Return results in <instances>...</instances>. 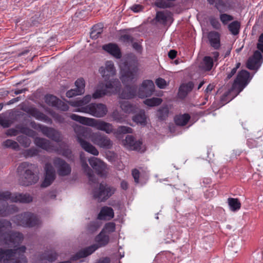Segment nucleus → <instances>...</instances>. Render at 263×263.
<instances>
[{
    "label": "nucleus",
    "mask_w": 263,
    "mask_h": 263,
    "mask_svg": "<svg viewBox=\"0 0 263 263\" xmlns=\"http://www.w3.org/2000/svg\"><path fill=\"white\" fill-rule=\"evenodd\" d=\"M102 32V28H100L98 29L96 26H94L92 28V30L90 33V37L92 39H96L100 35Z\"/></svg>",
    "instance_id": "nucleus-47"
},
{
    "label": "nucleus",
    "mask_w": 263,
    "mask_h": 263,
    "mask_svg": "<svg viewBox=\"0 0 263 263\" xmlns=\"http://www.w3.org/2000/svg\"><path fill=\"white\" fill-rule=\"evenodd\" d=\"M250 77V73L245 70L240 71L234 80L229 92L237 90L239 92L247 86Z\"/></svg>",
    "instance_id": "nucleus-13"
},
{
    "label": "nucleus",
    "mask_w": 263,
    "mask_h": 263,
    "mask_svg": "<svg viewBox=\"0 0 263 263\" xmlns=\"http://www.w3.org/2000/svg\"><path fill=\"white\" fill-rule=\"evenodd\" d=\"M32 199V197L28 194L11 193L9 191L0 192V217H7L18 211L16 205H9L7 201L27 203L31 202Z\"/></svg>",
    "instance_id": "nucleus-4"
},
{
    "label": "nucleus",
    "mask_w": 263,
    "mask_h": 263,
    "mask_svg": "<svg viewBox=\"0 0 263 263\" xmlns=\"http://www.w3.org/2000/svg\"><path fill=\"white\" fill-rule=\"evenodd\" d=\"M210 22L212 26L216 29H219L221 27L220 23L216 18L211 17L210 18Z\"/></svg>",
    "instance_id": "nucleus-53"
},
{
    "label": "nucleus",
    "mask_w": 263,
    "mask_h": 263,
    "mask_svg": "<svg viewBox=\"0 0 263 263\" xmlns=\"http://www.w3.org/2000/svg\"><path fill=\"white\" fill-rule=\"evenodd\" d=\"M70 118L73 120L81 124L93 127L107 134H110L113 132L112 125L103 120L82 117L76 114H72Z\"/></svg>",
    "instance_id": "nucleus-8"
},
{
    "label": "nucleus",
    "mask_w": 263,
    "mask_h": 263,
    "mask_svg": "<svg viewBox=\"0 0 263 263\" xmlns=\"http://www.w3.org/2000/svg\"><path fill=\"white\" fill-rule=\"evenodd\" d=\"M177 55V51L175 50H171L168 53V57L171 59H174Z\"/></svg>",
    "instance_id": "nucleus-61"
},
{
    "label": "nucleus",
    "mask_w": 263,
    "mask_h": 263,
    "mask_svg": "<svg viewBox=\"0 0 263 263\" xmlns=\"http://www.w3.org/2000/svg\"><path fill=\"white\" fill-rule=\"evenodd\" d=\"M17 134L18 130L14 128H10L8 129L6 133V134L10 136H16Z\"/></svg>",
    "instance_id": "nucleus-60"
},
{
    "label": "nucleus",
    "mask_w": 263,
    "mask_h": 263,
    "mask_svg": "<svg viewBox=\"0 0 263 263\" xmlns=\"http://www.w3.org/2000/svg\"><path fill=\"white\" fill-rule=\"evenodd\" d=\"M123 144L131 150L140 151L142 143L140 140H135L133 136L127 135L123 141Z\"/></svg>",
    "instance_id": "nucleus-21"
},
{
    "label": "nucleus",
    "mask_w": 263,
    "mask_h": 263,
    "mask_svg": "<svg viewBox=\"0 0 263 263\" xmlns=\"http://www.w3.org/2000/svg\"><path fill=\"white\" fill-rule=\"evenodd\" d=\"M132 133L133 129L126 126H119L116 130V133L117 134H125Z\"/></svg>",
    "instance_id": "nucleus-46"
},
{
    "label": "nucleus",
    "mask_w": 263,
    "mask_h": 263,
    "mask_svg": "<svg viewBox=\"0 0 263 263\" xmlns=\"http://www.w3.org/2000/svg\"><path fill=\"white\" fill-rule=\"evenodd\" d=\"M13 122L14 120L10 115H8L6 113L0 114V125L4 128L10 127Z\"/></svg>",
    "instance_id": "nucleus-30"
},
{
    "label": "nucleus",
    "mask_w": 263,
    "mask_h": 263,
    "mask_svg": "<svg viewBox=\"0 0 263 263\" xmlns=\"http://www.w3.org/2000/svg\"><path fill=\"white\" fill-rule=\"evenodd\" d=\"M132 175L133 178H134L135 181L136 183L139 182V172L137 169H134L132 171Z\"/></svg>",
    "instance_id": "nucleus-59"
},
{
    "label": "nucleus",
    "mask_w": 263,
    "mask_h": 263,
    "mask_svg": "<svg viewBox=\"0 0 263 263\" xmlns=\"http://www.w3.org/2000/svg\"><path fill=\"white\" fill-rule=\"evenodd\" d=\"M59 100L60 99H58L56 97L51 95H47L45 97L46 103L53 107H55V106L57 105Z\"/></svg>",
    "instance_id": "nucleus-44"
},
{
    "label": "nucleus",
    "mask_w": 263,
    "mask_h": 263,
    "mask_svg": "<svg viewBox=\"0 0 263 263\" xmlns=\"http://www.w3.org/2000/svg\"><path fill=\"white\" fill-rule=\"evenodd\" d=\"M91 96L89 95H86L82 99L78 100L76 101H70L68 103L73 107H78V108L82 106H86L91 100Z\"/></svg>",
    "instance_id": "nucleus-29"
},
{
    "label": "nucleus",
    "mask_w": 263,
    "mask_h": 263,
    "mask_svg": "<svg viewBox=\"0 0 263 263\" xmlns=\"http://www.w3.org/2000/svg\"><path fill=\"white\" fill-rule=\"evenodd\" d=\"M81 165L83 171L86 173L89 181L95 182L96 179L92 170L89 167L86 161L81 159Z\"/></svg>",
    "instance_id": "nucleus-31"
},
{
    "label": "nucleus",
    "mask_w": 263,
    "mask_h": 263,
    "mask_svg": "<svg viewBox=\"0 0 263 263\" xmlns=\"http://www.w3.org/2000/svg\"><path fill=\"white\" fill-rule=\"evenodd\" d=\"M39 151L34 148H31L26 149L24 152V155L26 157H33L36 156L38 154Z\"/></svg>",
    "instance_id": "nucleus-50"
},
{
    "label": "nucleus",
    "mask_w": 263,
    "mask_h": 263,
    "mask_svg": "<svg viewBox=\"0 0 263 263\" xmlns=\"http://www.w3.org/2000/svg\"><path fill=\"white\" fill-rule=\"evenodd\" d=\"M76 88L71 89L66 92V96L68 98L81 95L85 91V81L83 79H78L75 82Z\"/></svg>",
    "instance_id": "nucleus-19"
},
{
    "label": "nucleus",
    "mask_w": 263,
    "mask_h": 263,
    "mask_svg": "<svg viewBox=\"0 0 263 263\" xmlns=\"http://www.w3.org/2000/svg\"><path fill=\"white\" fill-rule=\"evenodd\" d=\"M190 116L188 114L176 116L174 120L175 123L180 126H184L189 122L190 119Z\"/></svg>",
    "instance_id": "nucleus-35"
},
{
    "label": "nucleus",
    "mask_w": 263,
    "mask_h": 263,
    "mask_svg": "<svg viewBox=\"0 0 263 263\" xmlns=\"http://www.w3.org/2000/svg\"><path fill=\"white\" fill-rule=\"evenodd\" d=\"M95 240L97 244L92 245L79 251L71 257V259L72 260H77L80 258L86 257L91 254L99 247L106 246L109 242V237L108 235L105 234L103 232V230H102L99 234L96 236Z\"/></svg>",
    "instance_id": "nucleus-9"
},
{
    "label": "nucleus",
    "mask_w": 263,
    "mask_h": 263,
    "mask_svg": "<svg viewBox=\"0 0 263 263\" xmlns=\"http://www.w3.org/2000/svg\"><path fill=\"white\" fill-rule=\"evenodd\" d=\"M194 86V83L192 82H189L186 84H182L179 88V95L181 97H185L187 93L192 90Z\"/></svg>",
    "instance_id": "nucleus-33"
},
{
    "label": "nucleus",
    "mask_w": 263,
    "mask_h": 263,
    "mask_svg": "<svg viewBox=\"0 0 263 263\" xmlns=\"http://www.w3.org/2000/svg\"><path fill=\"white\" fill-rule=\"evenodd\" d=\"M74 130L77 135V140L82 148L94 156H98L99 151L93 145L85 140L87 137H89L93 144L101 148L110 149L112 146V142L106 135L102 133L96 132L90 134L91 129L89 128L82 126L76 127Z\"/></svg>",
    "instance_id": "nucleus-1"
},
{
    "label": "nucleus",
    "mask_w": 263,
    "mask_h": 263,
    "mask_svg": "<svg viewBox=\"0 0 263 263\" xmlns=\"http://www.w3.org/2000/svg\"><path fill=\"white\" fill-rule=\"evenodd\" d=\"M228 204L231 211H236L240 209L241 203L237 198H228Z\"/></svg>",
    "instance_id": "nucleus-39"
},
{
    "label": "nucleus",
    "mask_w": 263,
    "mask_h": 263,
    "mask_svg": "<svg viewBox=\"0 0 263 263\" xmlns=\"http://www.w3.org/2000/svg\"><path fill=\"white\" fill-rule=\"evenodd\" d=\"M3 145L4 147L7 148H11L14 150H18L19 149V145L18 143L12 140L7 139L5 141Z\"/></svg>",
    "instance_id": "nucleus-42"
},
{
    "label": "nucleus",
    "mask_w": 263,
    "mask_h": 263,
    "mask_svg": "<svg viewBox=\"0 0 263 263\" xmlns=\"http://www.w3.org/2000/svg\"><path fill=\"white\" fill-rule=\"evenodd\" d=\"M110 260L108 257H104L101 258L98 262L96 263H110Z\"/></svg>",
    "instance_id": "nucleus-64"
},
{
    "label": "nucleus",
    "mask_w": 263,
    "mask_h": 263,
    "mask_svg": "<svg viewBox=\"0 0 263 263\" xmlns=\"http://www.w3.org/2000/svg\"><path fill=\"white\" fill-rule=\"evenodd\" d=\"M114 216V212L113 209L107 206L101 208L100 213L98 215V219L99 220H110Z\"/></svg>",
    "instance_id": "nucleus-25"
},
{
    "label": "nucleus",
    "mask_w": 263,
    "mask_h": 263,
    "mask_svg": "<svg viewBox=\"0 0 263 263\" xmlns=\"http://www.w3.org/2000/svg\"><path fill=\"white\" fill-rule=\"evenodd\" d=\"M88 162L98 175L101 177H105L107 175V166L103 161L96 157H92L88 159Z\"/></svg>",
    "instance_id": "nucleus-14"
},
{
    "label": "nucleus",
    "mask_w": 263,
    "mask_h": 263,
    "mask_svg": "<svg viewBox=\"0 0 263 263\" xmlns=\"http://www.w3.org/2000/svg\"><path fill=\"white\" fill-rule=\"evenodd\" d=\"M17 141L25 147H27L30 146L31 143L30 139L24 135H20L17 137Z\"/></svg>",
    "instance_id": "nucleus-43"
},
{
    "label": "nucleus",
    "mask_w": 263,
    "mask_h": 263,
    "mask_svg": "<svg viewBox=\"0 0 263 263\" xmlns=\"http://www.w3.org/2000/svg\"><path fill=\"white\" fill-rule=\"evenodd\" d=\"M99 224L97 221H91L87 226V230L90 233L96 231L99 227Z\"/></svg>",
    "instance_id": "nucleus-48"
},
{
    "label": "nucleus",
    "mask_w": 263,
    "mask_h": 263,
    "mask_svg": "<svg viewBox=\"0 0 263 263\" xmlns=\"http://www.w3.org/2000/svg\"><path fill=\"white\" fill-rule=\"evenodd\" d=\"M42 133L44 136L55 142H59L62 140L61 134L53 128L45 125Z\"/></svg>",
    "instance_id": "nucleus-20"
},
{
    "label": "nucleus",
    "mask_w": 263,
    "mask_h": 263,
    "mask_svg": "<svg viewBox=\"0 0 263 263\" xmlns=\"http://www.w3.org/2000/svg\"><path fill=\"white\" fill-rule=\"evenodd\" d=\"M26 250L24 246L13 249L0 248V263H27L24 254Z\"/></svg>",
    "instance_id": "nucleus-7"
},
{
    "label": "nucleus",
    "mask_w": 263,
    "mask_h": 263,
    "mask_svg": "<svg viewBox=\"0 0 263 263\" xmlns=\"http://www.w3.org/2000/svg\"><path fill=\"white\" fill-rule=\"evenodd\" d=\"M208 39L210 45L215 49L220 47V34L216 31H212L208 33Z\"/></svg>",
    "instance_id": "nucleus-23"
},
{
    "label": "nucleus",
    "mask_w": 263,
    "mask_h": 263,
    "mask_svg": "<svg viewBox=\"0 0 263 263\" xmlns=\"http://www.w3.org/2000/svg\"><path fill=\"white\" fill-rule=\"evenodd\" d=\"M11 228L12 224L9 220L0 219V245L15 247L22 242L23 235L18 232L10 231Z\"/></svg>",
    "instance_id": "nucleus-5"
},
{
    "label": "nucleus",
    "mask_w": 263,
    "mask_h": 263,
    "mask_svg": "<svg viewBox=\"0 0 263 263\" xmlns=\"http://www.w3.org/2000/svg\"><path fill=\"white\" fill-rule=\"evenodd\" d=\"M258 50L263 53V33L260 34L258 39V43L257 45Z\"/></svg>",
    "instance_id": "nucleus-58"
},
{
    "label": "nucleus",
    "mask_w": 263,
    "mask_h": 263,
    "mask_svg": "<svg viewBox=\"0 0 263 263\" xmlns=\"http://www.w3.org/2000/svg\"><path fill=\"white\" fill-rule=\"evenodd\" d=\"M105 231L108 233H111L115 231L116 224L115 223L110 222L105 224L104 227Z\"/></svg>",
    "instance_id": "nucleus-52"
},
{
    "label": "nucleus",
    "mask_w": 263,
    "mask_h": 263,
    "mask_svg": "<svg viewBox=\"0 0 263 263\" xmlns=\"http://www.w3.org/2000/svg\"><path fill=\"white\" fill-rule=\"evenodd\" d=\"M141 8L142 7L140 5H134L131 8L132 10L135 12H139Z\"/></svg>",
    "instance_id": "nucleus-63"
},
{
    "label": "nucleus",
    "mask_w": 263,
    "mask_h": 263,
    "mask_svg": "<svg viewBox=\"0 0 263 263\" xmlns=\"http://www.w3.org/2000/svg\"><path fill=\"white\" fill-rule=\"evenodd\" d=\"M112 117L113 119L117 122L121 123L122 122L123 119L119 114L117 111H115L112 114Z\"/></svg>",
    "instance_id": "nucleus-56"
},
{
    "label": "nucleus",
    "mask_w": 263,
    "mask_h": 263,
    "mask_svg": "<svg viewBox=\"0 0 263 263\" xmlns=\"http://www.w3.org/2000/svg\"><path fill=\"white\" fill-rule=\"evenodd\" d=\"M75 111L88 114L96 118H102L107 114L108 109L104 104L92 103L77 108Z\"/></svg>",
    "instance_id": "nucleus-11"
},
{
    "label": "nucleus",
    "mask_w": 263,
    "mask_h": 263,
    "mask_svg": "<svg viewBox=\"0 0 263 263\" xmlns=\"http://www.w3.org/2000/svg\"><path fill=\"white\" fill-rule=\"evenodd\" d=\"M53 163L57 170L59 176L64 177L70 174L71 172V166L63 159L59 157H56L53 159Z\"/></svg>",
    "instance_id": "nucleus-15"
},
{
    "label": "nucleus",
    "mask_w": 263,
    "mask_h": 263,
    "mask_svg": "<svg viewBox=\"0 0 263 263\" xmlns=\"http://www.w3.org/2000/svg\"><path fill=\"white\" fill-rule=\"evenodd\" d=\"M55 107L62 111H67L69 109L68 105L60 100H59L58 103H57V105L55 106Z\"/></svg>",
    "instance_id": "nucleus-54"
},
{
    "label": "nucleus",
    "mask_w": 263,
    "mask_h": 263,
    "mask_svg": "<svg viewBox=\"0 0 263 263\" xmlns=\"http://www.w3.org/2000/svg\"><path fill=\"white\" fill-rule=\"evenodd\" d=\"M116 189L106 183H101L98 187L92 192L94 199L98 202H104L110 198L115 192Z\"/></svg>",
    "instance_id": "nucleus-12"
},
{
    "label": "nucleus",
    "mask_w": 263,
    "mask_h": 263,
    "mask_svg": "<svg viewBox=\"0 0 263 263\" xmlns=\"http://www.w3.org/2000/svg\"><path fill=\"white\" fill-rule=\"evenodd\" d=\"M16 128L19 130L20 133L24 134L30 137H34L36 135V133L32 129L23 126L18 125Z\"/></svg>",
    "instance_id": "nucleus-40"
},
{
    "label": "nucleus",
    "mask_w": 263,
    "mask_h": 263,
    "mask_svg": "<svg viewBox=\"0 0 263 263\" xmlns=\"http://www.w3.org/2000/svg\"><path fill=\"white\" fill-rule=\"evenodd\" d=\"M99 72L104 79L105 83H100L97 89L92 94L93 99H99L116 90L120 85L118 79L112 78L116 74V69L112 62L107 61L105 67H101Z\"/></svg>",
    "instance_id": "nucleus-2"
},
{
    "label": "nucleus",
    "mask_w": 263,
    "mask_h": 263,
    "mask_svg": "<svg viewBox=\"0 0 263 263\" xmlns=\"http://www.w3.org/2000/svg\"><path fill=\"white\" fill-rule=\"evenodd\" d=\"M155 90V85L153 81L146 80L143 81L140 87L138 95L140 98H145L152 96Z\"/></svg>",
    "instance_id": "nucleus-16"
},
{
    "label": "nucleus",
    "mask_w": 263,
    "mask_h": 263,
    "mask_svg": "<svg viewBox=\"0 0 263 263\" xmlns=\"http://www.w3.org/2000/svg\"><path fill=\"white\" fill-rule=\"evenodd\" d=\"M240 27V24L237 21H233L228 26L229 31L233 35H237L239 33Z\"/></svg>",
    "instance_id": "nucleus-38"
},
{
    "label": "nucleus",
    "mask_w": 263,
    "mask_h": 263,
    "mask_svg": "<svg viewBox=\"0 0 263 263\" xmlns=\"http://www.w3.org/2000/svg\"><path fill=\"white\" fill-rule=\"evenodd\" d=\"M157 86L160 88H164L166 86V82L164 79L159 78L155 82Z\"/></svg>",
    "instance_id": "nucleus-55"
},
{
    "label": "nucleus",
    "mask_w": 263,
    "mask_h": 263,
    "mask_svg": "<svg viewBox=\"0 0 263 263\" xmlns=\"http://www.w3.org/2000/svg\"><path fill=\"white\" fill-rule=\"evenodd\" d=\"M120 69V79L126 85L120 94V97L124 99L133 98L136 95L137 89L135 86H129L128 84L136 79L137 66L134 62L126 60L121 64Z\"/></svg>",
    "instance_id": "nucleus-3"
},
{
    "label": "nucleus",
    "mask_w": 263,
    "mask_h": 263,
    "mask_svg": "<svg viewBox=\"0 0 263 263\" xmlns=\"http://www.w3.org/2000/svg\"><path fill=\"white\" fill-rule=\"evenodd\" d=\"M30 115L35 118L36 119L44 121L47 123L51 124L52 120L47 116L41 112L36 108H29L27 111Z\"/></svg>",
    "instance_id": "nucleus-22"
},
{
    "label": "nucleus",
    "mask_w": 263,
    "mask_h": 263,
    "mask_svg": "<svg viewBox=\"0 0 263 263\" xmlns=\"http://www.w3.org/2000/svg\"><path fill=\"white\" fill-rule=\"evenodd\" d=\"M214 65L213 58L210 56H205L199 65L200 68L205 71H210Z\"/></svg>",
    "instance_id": "nucleus-26"
},
{
    "label": "nucleus",
    "mask_w": 263,
    "mask_h": 263,
    "mask_svg": "<svg viewBox=\"0 0 263 263\" xmlns=\"http://www.w3.org/2000/svg\"><path fill=\"white\" fill-rule=\"evenodd\" d=\"M120 40L121 41L126 44L133 43L134 41L133 36L129 34H123L121 35Z\"/></svg>",
    "instance_id": "nucleus-51"
},
{
    "label": "nucleus",
    "mask_w": 263,
    "mask_h": 263,
    "mask_svg": "<svg viewBox=\"0 0 263 263\" xmlns=\"http://www.w3.org/2000/svg\"><path fill=\"white\" fill-rule=\"evenodd\" d=\"M134 122L141 125H145L146 123V117L144 111H140L133 117Z\"/></svg>",
    "instance_id": "nucleus-37"
},
{
    "label": "nucleus",
    "mask_w": 263,
    "mask_h": 263,
    "mask_svg": "<svg viewBox=\"0 0 263 263\" xmlns=\"http://www.w3.org/2000/svg\"><path fill=\"white\" fill-rule=\"evenodd\" d=\"M34 143L38 147L47 151L53 149L52 148L51 142L48 140L43 138L36 137L34 139Z\"/></svg>",
    "instance_id": "nucleus-27"
},
{
    "label": "nucleus",
    "mask_w": 263,
    "mask_h": 263,
    "mask_svg": "<svg viewBox=\"0 0 263 263\" xmlns=\"http://www.w3.org/2000/svg\"><path fill=\"white\" fill-rule=\"evenodd\" d=\"M162 102V100L158 98H152L147 99L144 101V103L149 106H155L160 105Z\"/></svg>",
    "instance_id": "nucleus-41"
},
{
    "label": "nucleus",
    "mask_w": 263,
    "mask_h": 263,
    "mask_svg": "<svg viewBox=\"0 0 263 263\" xmlns=\"http://www.w3.org/2000/svg\"><path fill=\"white\" fill-rule=\"evenodd\" d=\"M171 16L172 13L169 11H159L156 13V20L159 22L165 24Z\"/></svg>",
    "instance_id": "nucleus-32"
},
{
    "label": "nucleus",
    "mask_w": 263,
    "mask_h": 263,
    "mask_svg": "<svg viewBox=\"0 0 263 263\" xmlns=\"http://www.w3.org/2000/svg\"><path fill=\"white\" fill-rule=\"evenodd\" d=\"M233 19L234 18L232 15L226 13L221 14L220 15V20L224 25L227 24L229 22L232 21Z\"/></svg>",
    "instance_id": "nucleus-49"
},
{
    "label": "nucleus",
    "mask_w": 263,
    "mask_h": 263,
    "mask_svg": "<svg viewBox=\"0 0 263 263\" xmlns=\"http://www.w3.org/2000/svg\"><path fill=\"white\" fill-rule=\"evenodd\" d=\"M54 151L59 155L71 159L73 157L71 151L63 143L59 144V147L54 149Z\"/></svg>",
    "instance_id": "nucleus-28"
},
{
    "label": "nucleus",
    "mask_w": 263,
    "mask_h": 263,
    "mask_svg": "<svg viewBox=\"0 0 263 263\" xmlns=\"http://www.w3.org/2000/svg\"><path fill=\"white\" fill-rule=\"evenodd\" d=\"M14 221L17 225L26 228L37 227L41 223L40 219L35 214L28 212L15 216Z\"/></svg>",
    "instance_id": "nucleus-10"
},
{
    "label": "nucleus",
    "mask_w": 263,
    "mask_h": 263,
    "mask_svg": "<svg viewBox=\"0 0 263 263\" xmlns=\"http://www.w3.org/2000/svg\"><path fill=\"white\" fill-rule=\"evenodd\" d=\"M103 50L114 56L117 59H120L121 52L118 45L114 43H109L103 46Z\"/></svg>",
    "instance_id": "nucleus-24"
},
{
    "label": "nucleus",
    "mask_w": 263,
    "mask_h": 263,
    "mask_svg": "<svg viewBox=\"0 0 263 263\" xmlns=\"http://www.w3.org/2000/svg\"><path fill=\"white\" fill-rule=\"evenodd\" d=\"M36 170V166L35 164L27 162L21 163L17 168V172L19 176V184L28 186L37 183L39 177Z\"/></svg>",
    "instance_id": "nucleus-6"
},
{
    "label": "nucleus",
    "mask_w": 263,
    "mask_h": 263,
    "mask_svg": "<svg viewBox=\"0 0 263 263\" xmlns=\"http://www.w3.org/2000/svg\"><path fill=\"white\" fill-rule=\"evenodd\" d=\"M58 257L57 253L54 251H46L43 254L41 257L42 260H47L49 261L52 262L56 260Z\"/></svg>",
    "instance_id": "nucleus-36"
},
{
    "label": "nucleus",
    "mask_w": 263,
    "mask_h": 263,
    "mask_svg": "<svg viewBox=\"0 0 263 263\" xmlns=\"http://www.w3.org/2000/svg\"><path fill=\"white\" fill-rule=\"evenodd\" d=\"M133 47L137 51H140L142 49L141 46L137 42H134L133 43Z\"/></svg>",
    "instance_id": "nucleus-62"
},
{
    "label": "nucleus",
    "mask_w": 263,
    "mask_h": 263,
    "mask_svg": "<svg viewBox=\"0 0 263 263\" xmlns=\"http://www.w3.org/2000/svg\"><path fill=\"white\" fill-rule=\"evenodd\" d=\"M45 176L42 186L44 187L49 186L55 179V171L52 165L46 163L45 166Z\"/></svg>",
    "instance_id": "nucleus-17"
},
{
    "label": "nucleus",
    "mask_w": 263,
    "mask_h": 263,
    "mask_svg": "<svg viewBox=\"0 0 263 263\" xmlns=\"http://www.w3.org/2000/svg\"><path fill=\"white\" fill-rule=\"evenodd\" d=\"M30 125L34 129L39 130L41 132H42L43 127L45 126L40 124L36 123L34 121L31 122L30 123Z\"/></svg>",
    "instance_id": "nucleus-57"
},
{
    "label": "nucleus",
    "mask_w": 263,
    "mask_h": 263,
    "mask_svg": "<svg viewBox=\"0 0 263 263\" xmlns=\"http://www.w3.org/2000/svg\"><path fill=\"white\" fill-rule=\"evenodd\" d=\"M120 107L126 113H130L134 110V106L128 101H123L121 102Z\"/></svg>",
    "instance_id": "nucleus-45"
},
{
    "label": "nucleus",
    "mask_w": 263,
    "mask_h": 263,
    "mask_svg": "<svg viewBox=\"0 0 263 263\" xmlns=\"http://www.w3.org/2000/svg\"><path fill=\"white\" fill-rule=\"evenodd\" d=\"M169 108L167 105H162L157 110L156 116L160 120H165L168 117Z\"/></svg>",
    "instance_id": "nucleus-34"
},
{
    "label": "nucleus",
    "mask_w": 263,
    "mask_h": 263,
    "mask_svg": "<svg viewBox=\"0 0 263 263\" xmlns=\"http://www.w3.org/2000/svg\"><path fill=\"white\" fill-rule=\"evenodd\" d=\"M262 54L260 51L256 50L253 55L250 57L247 63V67L250 70H257L261 65Z\"/></svg>",
    "instance_id": "nucleus-18"
}]
</instances>
